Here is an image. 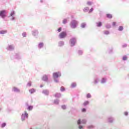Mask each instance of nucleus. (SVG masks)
Segmentation results:
<instances>
[{
  "instance_id": "nucleus-1",
  "label": "nucleus",
  "mask_w": 129,
  "mask_h": 129,
  "mask_svg": "<svg viewBox=\"0 0 129 129\" xmlns=\"http://www.w3.org/2000/svg\"><path fill=\"white\" fill-rule=\"evenodd\" d=\"M7 12H6L5 10H3L0 11V17H2L3 19H5L6 17H7Z\"/></svg>"
},
{
  "instance_id": "nucleus-2",
  "label": "nucleus",
  "mask_w": 129,
  "mask_h": 129,
  "mask_svg": "<svg viewBox=\"0 0 129 129\" xmlns=\"http://www.w3.org/2000/svg\"><path fill=\"white\" fill-rule=\"evenodd\" d=\"M78 23L77 21L74 20L72 22V25L71 27L73 28V29H75V28H76V26H77Z\"/></svg>"
},
{
  "instance_id": "nucleus-3",
  "label": "nucleus",
  "mask_w": 129,
  "mask_h": 129,
  "mask_svg": "<svg viewBox=\"0 0 129 129\" xmlns=\"http://www.w3.org/2000/svg\"><path fill=\"white\" fill-rule=\"evenodd\" d=\"M66 36H67V34L65 32H62L60 33L59 35V38H60V39H63V38H65Z\"/></svg>"
},
{
  "instance_id": "nucleus-4",
  "label": "nucleus",
  "mask_w": 129,
  "mask_h": 129,
  "mask_svg": "<svg viewBox=\"0 0 129 129\" xmlns=\"http://www.w3.org/2000/svg\"><path fill=\"white\" fill-rule=\"evenodd\" d=\"M53 78H58L61 76V73L60 72L54 73L53 74Z\"/></svg>"
},
{
  "instance_id": "nucleus-5",
  "label": "nucleus",
  "mask_w": 129,
  "mask_h": 129,
  "mask_svg": "<svg viewBox=\"0 0 129 129\" xmlns=\"http://www.w3.org/2000/svg\"><path fill=\"white\" fill-rule=\"evenodd\" d=\"M29 116V114L27 113L26 111H25V113L23 114L22 115V120H25V118H27Z\"/></svg>"
},
{
  "instance_id": "nucleus-6",
  "label": "nucleus",
  "mask_w": 129,
  "mask_h": 129,
  "mask_svg": "<svg viewBox=\"0 0 129 129\" xmlns=\"http://www.w3.org/2000/svg\"><path fill=\"white\" fill-rule=\"evenodd\" d=\"M70 42L72 45V46H74L75 43H76V39L73 38L70 39Z\"/></svg>"
},
{
  "instance_id": "nucleus-7",
  "label": "nucleus",
  "mask_w": 129,
  "mask_h": 129,
  "mask_svg": "<svg viewBox=\"0 0 129 129\" xmlns=\"http://www.w3.org/2000/svg\"><path fill=\"white\" fill-rule=\"evenodd\" d=\"M42 80H43V81H47L48 80V77L47 76V75H45L43 76V77H42Z\"/></svg>"
},
{
  "instance_id": "nucleus-8",
  "label": "nucleus",
  "mask_w": 129,
  "mask_h": 129,
  "mask_svg": "<svg viewBox=\"0 0 129 129\" xmlns=\"http://www.w3.org/2000/svg\"><path fill=\"white\" fill-rule=\"evenodd\" d=\"M13 91H14V92H20V90L18 88L14 87L13 88Z\"/></svg>"
},
{
  "instance_id": "nucleus-9",
  "label": "nucleus",
  "mask_w": 129,
  "mask_h": 129,
  "mask_svg": "<svg viewBox=\"0 0 129 129\" xmlns=\"http://www.w3.org/2000/svg\"><path fill=\"white\" fill-rule=\"evenodd\" d=\"M107 18H108V19H112V15L110 14H106Z\"/></svg>"
},
{
  "instance_id": "nucleus-10",
  "label": "nucleus",
  "mask_w": 129,
  "mask_h": 129,
  "mask_svg": "<svg viewBox=\"0 0 129 129\" xmlns=\"http://www.w3.org/2000/svg\"><path fill=\"white\" fill-rule=\"evenodd\" d=\"M35 91H36V90L34 89H31L29 90V92H30L31 94L34 93Z\"/></svg>"
},
{
  "instance_id": "nucleus-11",
  "label": "nucleus",
  "mask_w": 129,
  "mask_h": 129,
  "mask_svg": "<svg viewBox=\"0 0 129 129\" xmlns=\"http://www.w3.org/2000/svg\"><path fill=\"white\" fill-rule=\"evenodd\" d=\"M71 87H72V88H74V87H76V83H72L71 85Z\"/></svg>"
},
{
  "instance_id": "nucleus-12",
  "label": "nucleus",
  "mask_w": 129,
  "mask_h": 129,
  "mask_svg": "<svg viewBox=\"0 0 129 129\" xmlns=\"http://www.w3.org/2000/svg\"><path fill=\"white\" fill-rule=\"evenodd\" d=\"M14 49V47L12 45H9L8 47V50H12Z\"/></svg>"
},
{
  "instance_id": "nucleus-13",
  "label": "nucleus",
  "mask_w": 129,
  "mask_h": 129,
  "mask_svg": "<svg viewBox=\"0 0 129 129\" xmlns=\"http://www.w3.org/2000/svg\"><path fill=\"white\" fill-rule=\"evenodd\" d=\"M102 24L101 23V22H98L97 23V27H101Z\"/></svg>"
},
{
  "instance_id": "nucleus-14",
  "label": "nucleus",
  "mask_w": 129,
  "mask_h": 129,
  "mask_svg": "<svg viewBox=\"0 0 129 129\" xmlns=\"http://www.w3.org/2000/svg\"><path fill=\"white\" fill-rule=\"evenodd\" d=\"M88 104H89V102L88 101H86L84 103V105L85 106L87 105Z\"/></svg>"
},
{
  "instance_id": "nucleus-15",
  "label": "nucleus",
  "mask_w": 129,
  "mask_h": 129,
  "mask_svg": "<svg viewBox=\"0 0 129 129\" xmlns=\"http://www.w3.org/2000/svg\"><path fill=\"white\" fill-rule=\"evenodd\" d=\"M7 33V31L6 30H2L0 31V34H6Z\"/></svg>"
},
{
  "instance_id": "nucleus-16",
  "label": "nucleus",
  "mask_w": 129,
  "mask_h": 129,
  "mask_svg": "<svg viewBox=\"0 0 129 129\" xmlns=\"http://www.w3.org/2000/svg\"><path fill=\"white\" fill-rule=\"evenodd\" d=\"M27 86H28L29 87L32 86V82H29L27 84Z\"/></svg>"
},
{
  "instance_id": "nucleus-17",
  "label": "nucleus",
  "mask_w": 129,
  "mask_h": 129,
  "mask_svg": "<svg viewBox=\"0 0 129 129\" xmlns=\"http://www.w3.org/2000/svg\"><path fill=\"white\" fill-rule=\"evenodd\" d=\"M123 30V27L122 26H119L118 28L119 31H122Z\"/></svg>"
},
{
  "instance_id": "nucleus-18",
  "label": "nucleus",
  "mask_w": 129,
  "mask_h": 129,
  "mask_svg": "<svg viewBox=\"0 0 129 129\" xmlns=\"http://www.w3.org/2000/svg\"><path fill=\"white\" fill-rule=\"evenodd\" d=\"M127 57H126V56L124 55V56H123L122 59H123L124 61H125V60H127Z\"/></svg>"
},
{
  "instance_id": "nucleus-19",
  "label": "nucleus",
  "mask_w": 129,
  "mask_h": 129,
  "mask_svg": "<svg viewBox=\"0 0 129 129\" xmlns=\"http://www.w3.org/2000/svg\"><path fill=\"white\" fill-rule=\"evenodd\" d=\"M86 26V24H85V23H82L81 27L82 28H85V27Z\"/></svg>"
},
{
  "instance_id": "nucleus-20",
  "label": "nucleus",
  "mask_w": 129,
  "mask_h": 129,
  "mask_svg": "<svg viewBox=\"0 0 129 129\" xmlns=\"http://www.w3.org/2000/svg\"><path fill=\"white\" fill-rule=\"evenodd\" d=\"M88 10H89L88 7H86L84 9V12H87Z\"/></svg>"
},
{
  "instance_id": "nucleus-21",
  "label": "nucleus",
  "mask_w": 129,
  "mask_h": 129,
  "mask_svg": "<svg viewBox=\"0 0 129 129\" xmlns=\"http://www.w3.org/2000/svg\"><path fill=\"white\" fill-rule=\"evenodd\" d=\"M38 47L39 48H42V47H43V43H39Z\"/></svg>"
},
{
  "instance_id": "nucleus-22",
  "label": "nucleus",
  "mask_w": 129,
  "mask_h": 129,
  "mask_svg": "<svg viewBox=\"0 0 129 129\" xmlns=\"http://www.w3.org/2000/svg\"><path fill=\"white\" fill-rule=\"evenodd\" d=\"M32 109H33V106H29L28 107V110H32Z\"/></svg>"
},
{
  "instance_id": "nucleus-23",
  "label": "nucleus",
  "mask_w": 129,
  "mask_h": 129,
  "mask_svg": "<svg viewBox=\"0 0 129 129\" xmlns=\"http://www.w3.org/2000/svg\"><path fill=\"white\" fill-rule=\"evenodd\" d=\"M14 14H15V11H12L11 14H10L11 16L12 17L13 16H14Z\"/></svg>"
},
{
  "instance_id": "nucleus-24",
  "label": "nucleus",
  "mask_w": 129,
  "mask_h": 129,
  "mask_svg": "<svg viewBox=\"0 0 129 129\" xmlns=\"http://www.w3.org/2000/svg\"><path fill=\"white\" fill-rule=\"evenodd\" d=\"M87 98H90V97H91V95L90 94H87Z\"/></svg>"
},
{
  "instance_id": "nucleus-25",
  "label": "nucleus",
  "mask_w": 129,
  "mask_h": 129,
  "mask_svg": "<svg viewBox=\"0 0 129 129\" xmlns=\"http://www.w3.org/2000/svg\"><path fill=\"white\" fill-rule=\"evenodd\" d=\"M61 91H65V88L61 87L60 88Z\"/></svg>"
},
{
  "instance_id": "nucleus-26",
  "label": "nucleus",
  "mask_w": 129,
  "mask_h": 129,
  "mask_svg": "<svg viewBox=\"0 0 129 129\" xmlns=\"http://www.w3.org/2000/svg\"><path fill=\"white\" fill-rule=\"evenodd\" d=\"M92 12H93V8H91L89 11V13L90 14V13H92Z\"/></svg>"
},
{
  "instance_id": "nucleus-27",
  "label": "nucleus",
  "mask_w": 129,
  "mask_h": 129,
  "mask_svg": "<svg viewBox=\"0 0 129 129\" xmlns=\"http://www.w3.org/2000/svg\"><path fill=\"white\" fill-rule=\"evenodd\" d=\"M7 125V124L6 123H3L2 125V127H5Z\"/></svg>"
},
{
  "instance_id": "nucleus-28",
  "label": "nucleus",
  "mask_w": 129,
  "mask_h": 129,
  "mask_svg": "<svg viewBox=\"0 0 129 129\" xmlns=\"http://www.w3.org/2000/svg\"><path fill=\"white\" fill-rule=\"evenodd\" d=\"M87 4L88 6H91V5H92V3L90 2H88Z\"/></svg>"
},
{
  "instance_id": "nucleus-29",
  "label": "nucleus",
  "mask_w": 129,
  "mask_h": 129,
  "mask_svg": "<svg viewBox=\"0 0 129 129\" xmlns=\"http://www.w3.org/2000/svg\"><path fill=\"white\" fill-rule=\"evenodd\" d=\"M67 23V20L64 19L63 21V24H66Z\"/></svg>"
},
{
  "instance_id": "nucleus-30",
  "label": "nucleus",
  "mask_w": 129,
  "mask_h": 129,
  "mask_svg": "<svg viewBox=\"0 0 129 129\" xmlns=\"http://www.w3.org/2000/svg\"><path fill=\"white\" fill-rule=\"evenodd\" d=\"M82 112H85L86 111V109L83 108L82 109Z\"/></svg>"
},
{
  "instance_id": "nucleus-31",
  "label": "nucleus",
  "mask_w": 129,
  "mask_h": 129,
  "mask_svg": "<svg viewBox=\"0 0 129 129\" xmlns=\"http://www.w3.org/2000/svg\"><path fill=\"white\" fill-rule=\"evenodd\" d=\"M81 123V121L80 120V119H79L78 120V124H80Z\"/></svg>"
},
{
  "instance_id": "nucleus-32",
  "label": "nucleus",
  "mask_w": 129,
  "mask_h": 129,
  "mask_svg": "<svg viewBox=\"0 0 129 129\" xmlns=\"http://www.w3.org/2000/svg\"><path fill=\"white\" fill-rule=\"evenodd\" d=\"M57 31L59 32H61V31H62V28H59Z\"/></svg>"
},
{
  "instance_id": "nucleus-33",
  "label": "nucleus",
  "mask_w": 129,
  "mask_h": 129,
  "mask_svg": "<svg viewBox=\"0 0 129 129\" xmlns=\"http://www.w3.org/2000/svg\"><path fill=\"white\" fill-rule=\"evenodd\" d=\"M82 123H86V120H83L82 121Z\"/></svg>"
},
{
  "instance_id": "nucleus-34",
  "label": "nucleus",
  "mask_w": 129,
  "mask_h": 129,
  "mask_svg": "<svg viewBox=\"0 0 129 129\" xmlns=\"http://www.w3.org/2000/svg\"><path fill=\"white\" fill-rule=\"evenodd\" d=\"M116 25V22H113L112 23V26H115Z\"/></svg>"
},
{
  "instance_id": "nucleus-35",
  "label": "nucleus",
  "mask_w": 129,
  "mask_h": 129,
  "mask_svg": "<svg viewBox=\"0 0 129 129\" xmlns=\"http://www.w3.org/2000/svg\"><path fill=\"white\" fill-rule=\"evenodd\" d=\"M105 34H106V35H108V34H109V32H108V31H105Z\"/></svg>"
},
{
  "instance_id": "nucleus-36",
  "label": "nucleus",
  "mask_w": 129,
  "mask_h": 129,
  "mask_svg": "<svg viewBox=\"0 0 129 129\" xmlns=\"http://www.w3.org/2000/svg\"><path fill=\"white\" fill-rule=\"evenodd\" d=\"M62 108H63V109H66V106L63 105V106H62Z\"/></svg>"
},
{
  "instance_id": "nucleus-37",
  "label": "nucleus",
  "mask_w": 129,
  "mask_h": 129,
  "mask_svg": "<svg viewBox=\"0 0 129 129\" xmlns=\"http://www.w3.org/2000/svg\"><path fill=\"white\" fill-rule=\"evenodd\" d=\"M124 114L125 115H128V113L127 112H124Z\"/></svg>"
},
{
  "instance_id": "nucleus-38",
  "label": "nucleus",
  "mask_w": 129,
  "mask_h": 129,
  "mask_svg": "<svg viewBox=\"0 0 129 129\" xmlns=\"http://www.w3.org/2000/svg\"><path fill=\"white\" fill-rule=\"evenodd\" d=\"M23 37H26V33H23Z\"/></svg>"
},
{
  "instance_id": "nucleus-39",
  "label": "nucleus",
  "mask_w": 129,
  "mask_h": 129,
  "mask_svg": "<svg viewBox=\"0 0 129 129\" xmlns=\"http://www.w3.org/2000/svg\"><path fill=\"white\" fill-rule=\"evenodd\" d=\"M79 128H80V129L82 128V126H79Z\"/></svg>"
},
{
  "instance_id": "nucleus-40",
  "label": "nucleus",
  "mask_w": 129,
  "mask_h": 129,
  "mask_svg": "<svg viewBox=\"0 0 129 129\" xmlns=\"http://www.w3.org/2000/svg\"><path fill=\"white\" fill-rule=\"evenodd\" d=\"M1 110H2V108L0 107V111H1Z\"/></svg>"
},
{
  "instance_id": "nucleus-41",
  "label": "nucleus",
  "mask_w": 129,
  "mask_h": 129,
  "mask_svg": "<svg viewBox=\"0 0 129 129\" xmlns=\"http://www.w3.org/2000/svg\"><path fill=\"white\" fill-rule=\"evenodd\" d=\"M40 87H43V86L41 85V86H40Z\"/></svg>"
},
{
  "instance_id": "nucleus-42",
  "label": "nucleus",
  "mask_w": 129,
  "mask_h": 129,
  "mask_svg": "<svg viewBox=\"0 0 129 129\" xmlns=\"http://www.w3.org/2000/svg\"><path fill=\"white\" fill-rule=\"evenodd\" d=\"M46 91H44V92H46Z\"/></svg>"
},
{
  "instance_id": "nucleus-43",
  "label": "nucleus",
  "mask_w": 129,
  "mask_h": 129,
  "mask_svg": "<svg viewBox=\"0 0 129 129\" xmlns=\"http://www.w3.org/2000/svg\"><path fill=\"white\" fill-rule=\"evenodd\" d=\"M103 80H104V79H103Z\"/></svg>"
},
{
  "instance_id": "nucleus-44",
  "label": "nucleus",
  "mask_w": 129,
  "mask_h": 129,
  "mask_svg": "<svg viewBox=\"0 0 129 129\" xmlns=\"http://www.w3.org/2000/svg\"><path fill=\"white\" fill-rule=\"evenodd\" d=\"M56 82H57V81H56Z\"/></svg>"
}]
</instances>
